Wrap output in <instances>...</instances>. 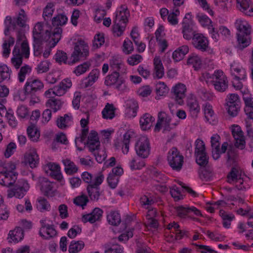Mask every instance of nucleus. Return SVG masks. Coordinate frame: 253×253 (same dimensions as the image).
Listing matches in <instances>:
<instances>
[{
    "mask_svg": "<svg viewBox=\"0 0 253 253\" xmlns=\"http://www.w3.org/2000/svg\"><path fill=\"white\" fill-rule=\"evenodd\" d=\"M235 26L237 30V48L242 50L251 44V27L246 21L240 19L236 20Z\"/></svg>",
    "mask_w": 253,
    "mask_h": 253,
    "instance_id": "1",
    "label": "nucleus"
},
{
    "mask_svg": "<svg viewBox=\"0 0 253 253\" xmlns=\"http://www.w3.org/2000/svg\"><path fill=\"white\" fill-rule=\"evenodd\" d=\"M62 29L61 28H55L52 33L47 30H44L41 23H37L33 31V38L35 39H49L53 41L55 45L59 41L61 37Z\"/></svg>",
    "mask_w": 253,
    "mask_h": 253,
    "instance_id": "2",
    "label": "nucleus"
},
{
    "mask_svg": "<svg viewBox=\"0 0 253 253\" xmlns=\"http://www.w3.org/2000/svg\"><path fill=\"white\" fill-rule=\"evenodd\" d=\"M89 55V46L84 41H78L74 47L69 65H73L80 60L85 59Z\"/></svg>",
    "mask_w": 253,
    "mask_h": 253,
    "instance_id": "3",
    "label": "nucleus"
},
{
    "mask_svg": "<svg viewBox=\"0 0 253 253\" xmlns=\"http://www.w3.org/2000/svg\"><path fill=\"white\" fill-rule=\"evenodd\" d=\"M27 20V15L23 9L20 10L18 16L16 18H14L12 19L11 16H6L4 21V23L6 25V28L4 30V34L6 35L7 32L12 30L17 31V26L21 28L25 27Z\"/></svg>",
    "mask_w": 253,
    "mask_h": 253,
    "instance_id": "4",
    "label": "nucleus"
},
{
    "mask_svg": "<svg viewBox=\"0 0 253 253\" xmlns=\"http://www.w3.org/2000/svg\"><path fill=\"white\" fill-rule=\"evenodd\" d=\"M167 161L172 170L179 171L183 165L184 157L177 148L173 147L168 153Z\"/></svg>",
    "mask_w": 253,
    "mask_h": 253,
    "instance_id": "5",
    "label": "nucleus"
},
{
    "mask_svg": "<svg viewBox=\"0 0 253 253\" xmlns=\"http://www.w3.org/2000/svg\"><path fill=\"white\" fill-rule=\"evenodd\" d=\"M44 87L43 82L38 78H30L24 85V90L25 94L27 96H36L41 92Z\"/></svg>",
    "mask_w": 253,
    "mask_h": 253,
    "instance_id": "6",
    "label": "nucleus"
},
{
    "mask_svg": "<svg viewBox=\"0 0 253 253\" xmlns=\"http://www.w3.org/2000/svg\"><path fill=\"white\" fill-rule=\"evenodd\" d=\"M119 72H113L105 78V84L107 86L115 85L116 88L121 92L126 91L128 88L125 84V79Z\"/></svg>",
    "mask_w": 253,
    "mask_h": 253,
    "instance_id": "7",
    "label": "nucleus"
},
{
    "mask_svg": "<svg viewBox=\"0 0 253 253\" xmlns=\"http://www.w3.org/2000/svg\"><path fill=\"white\" fill-rule=\"evenodd\" d=\"M104 177L103 174H99L95 178L93 184H88L86 187L87 193L90 199L97 202L101 194L99 185L103 182Z\"/></svg>",
    "mask_w": 253,
    "mask_h": 253,
    "instance_id": "8",
    "label": "nucleus"
},
{
    "mask_svg": "<svg viewBox=\"0 0 253 253\" xmlns=\"http://www.w3.org/2000/svg\"><path fill=\"white\" fill-rule=\"evenodd\" d=\"M29 188V184L26 180H18L13 189L7 190V197L12 198L14 196L17 198L21 199L25 196Z\"/></svg>",
    "mask_w": 253,
    "mask_h": 253,
    "instance_id": "9",
    "label": "nucleus"
},
{
    "mask_svg": "<svg viewBox=\"0 0 253 253\" xmlns=\"http://www.w3.org/2000/svg\"><path fill=\"white\" fill-rule=\"evenodd\" d=\"M135 149L137 155L142 158L148 157L150 151V145L146 136H141L135 143Z\"/></svg>",
    "mask_w": 253,
    "mask_h": 253,
    "instance_id": "10",
    "label": "nucleus"
},
{
    "mask_svg": "<svg viewBox=\"0 0 253 253\" xmlns=\"http://www.w3.org/2000/svg\"><path fill=\"white\" fill-rule=\"evenodd\" d=\"M171 119L166 112L161 111L158 113V119L155 125V131H159L162 125L164 127V131H169L174 127L177 126V123L170 124Z\"/></svg>",
    "mask_w": 253,
    "mask_h": 253,
    "instance_id": "11",
    "label": "nucleus"
},
{
    "mask_svg": "<svg viewBox=\"0 0 253 253\" xmlns=\"http://www.w3.org/2000/svg\"><path fill=\"white\" fill-rule=\"evenodd\" d=\"M215 76L212 85L219 92H224L228 86V81L226 76L221 70L215 71Z\"/></svg>",
    "mask_w": 253,
    "mask_h": 253,
    "instance_id": "12",
    "label": "nucleus"
},
{
    "mask_svg": "<svg viewBox=\"0 0 253 253\" xmlns=\"http://www.w3.org/2000/svg\"><path fill=\"white\" fill-rule=\"evenodd\" d=\"M194 47L201 51H205L209 47V41L202 34L197 33L192 39Z\"/></svg>",
    "mask_w": 253,
    "mask_h": 253,
    "instance_id": "13",
    "label": "nucleus"
},
{
    "mask_svg": "<svg viewBox=\"0 0 253 253\" xmlns=\"http://www.w3.org/2000/svg\"><path fill=\"white\" fill-rule=\"evenodd\" d=\"M232 133L235 140V146L241 150L245 147V141L243 132L239 126H233Z\"/></svg>",
    "mask_w": 253,
    "mask_h": 253,
    "instance_id": "14",
    "label": "nucleus"
},
{
    "mask_svg": "<svg viewBox=\"0 0 253 253\" xmlns=\"http://www.w3.org/2000/svg\"><path fill=\"white\" fill-rule=\"evenodd\" d=\"M111 70L113 72H119L121 74L126 73V68L122 58L119 56H113L109 61Z\"/></svg>",
    "mask_w": 253,
    "mask_h": 253,
    "instance_id": "15",
    "label": "nucleus"
},
{
    "mask_svg": "<svg viewBox=\"0 0 253 253\" xmlns=\"http://www.w3.org/2000/svg\"><path fill=\"white\" fill-rule=\"evenodd\" d=\"M84 144L87 145L89 150L91 152L98 150L100 143L97 132L93 130H91L88 136L87 140L86 142H84Z\"/></svg>",
    "mask_w": 253,
    "mask_h": 253,
    "instance_id": "16",
    "label": "nucleus"
},
{
    "mask_svg": "<svg viewBox=\"0 0 253 253\" xmlns=\"http://www.w3.org/2000/svg\"><path fill=\"white\" fill-rule=\"evenodd\" d=\"M114 24L113 26V31L117 37L121 36L126 29V17L125 16H116L114 20Z\"/></svg>",
    "mask_w": 253,
    "mask_h": 253,
    "instance_id": "17",
    "label": "nucleus"
},
{
    "mask_svg": "<svg viewBox=\"0 0 253 253\" xmlns=\"http://www.w3.org/2000/svg\"><path fill=\"white\" fill-rule=\"evenodd\" d=\"M237 8L245 15L253 16V6L251 0H236Z\"/></svg>",
    "mask_w": 253,
    "mask_h": 253,
    "instance_id": "18",
    "label": "nucleus"
},
{
    "mask_svg": "<svg viewBox=\"0 0 253 253\" xmlns=\"http://www.w3.org/2000/svg\"><path fill=\"white\" fill-rule=\"evenodd\" d=\"M182 30L183 38L187 40H190L193 38L194 36L196 35V30L192 22L184 21L182 22Z\"/></svg>",
    "mask_w": 253,
    "mask_h": 253,
    "instance_id": "19",
    "label": "nucleus"
},
{
    "mask_svg": "<svg viewBox=\"0 0 253 253\" xmlns=\"http://www.w3.org/2000/svg\"><path fill=\"white\" fill-rule=\"evenodd\" d=\"M103 212V211L101 209L95 208L91 213L83 216L82 221L84 223L89 222L91 223H93L96 221L100 220Z\"/></svg>",
    "mask_w": 253,
    "mask_h": 253,
    "instance_id": "20",
    "label": "nucleus"
},
{
    "mask_svg": "<svg viewBox=\"0 0 253 253\" xmlns=\"http://www.w3.org/2000/svg\"><path fill=\"white\" fill-rule=\"evenodd\" d=\"M186 86L182 84L179 83L173 88L172 92L176 101L179 104L183 103V98L185 97Z\"/></svg>",
    "mask_w": 253,
    "mask_h": 253,
    "instance_id": "21",
    "label": "nucleus"
},
{
    "mask_svg": "<svg viewBox=\"0 0 253 253\" xmlns=\"http://www.w3.org/2000/svg\"><path fill=\"white\" fill-rule=\"evenodd\" d=\"M25 162L33 169L36 168L39 163V158L35 150H31L24 156Z\"/></svg>",
    "mask_w": 253,
    "mask_h": 253,
    "instance_id": "22",
    "label": "nucleus"
},
{
    "mask_svg": "<svg viewBox=\"0 0 253 253\" xmlns=\"http://www.w3.org/2000/svg\"><path fill=\"white\" fill-rule=\"evenodd\" d=\"M176 211L178 216L181 218L185 217V216L190 212H193L194 214L197 216H202V214L201 211L195 207H178L176 208Z\"/></svg>",
    "mask_w": 253,
    "mask_h": 253,
    "instance_id": "23",
    "label": "nucleus"
},
{
    "mask_svg": "<svg viewBox=\"0 0 253 253\" xmlns=\"http://www.w3.org/2000/svg\"><path fill=\"white\" fill-rule=\"evenodd\" d=\"M131 134L129 131H127L124 135L123 140L121 142L116 141L114 145L117 148L122 147V152L124 154H127L129 151V144Z\"/></svg>",
    "mask_w": 253,
    "mask_h": 253,
    "instance_id": "24",
    "label": "nucleus"
},
{
    "mask_svg": "<svg viewBox=\"0 0 253 253\" xmlns=\"http://www.w3.org/2000/svg\"><path fill=\"white\" fill-rule=\"evenodd\" d=\"M154 78L161 79L164 75V68L159 57H155L154 59Z\"/></svg>",
    "mask_w": 253,
    "mask_h": 253,
    "instance_id": "25",
    "label": "nucleus"
},
{
    "mask_svg": "<svg viewBox=\"0 0 253 253\" xmlns=\"http://www.w3.org/2000/svg\"><path fill=\"white\" fill-rule=\"evenodd\" d=\"M100 74V71L97 69H93L89 74L87 77L85 78L83 83L84 88H87L91 86L97 80Z\"/></svg>",
    "mask_w": 253,
    "mask_h": 253,
    "instance_id": "26",
    "label": "nucleus"
},
{
    "mask_svg": "<svg viewBox=\"0 0 253 253\" xmlns=\"http://www.w3.org/2000/svg\"><path fill=\"white\" fill-rule=\"evenodd\" d=\"M204 107L205 117L206 120L211 124H215L217 123V120L212 106L209 103H206Z\"/></svg>",
    "mask_w": 253,
    "mask_h": 253,
    "instance_id": "27",
    "label": "nucleus"
},
{
    "mask_svg": "<svg viewBox=\"0 0 253 253\" xmlns=\"http://www.w3.org/2000/svg\"><path fill=\"white\" fill-rule=\"evenodd\" d=\"M8 237V242L17 243L24 237V232L22 228L16 227L13 230L9 232Z\"/></svg>",
    "mask_w": 253,
    "mask_h": 253,
    "instance_id": "28",
    "label": "nucleus"
},
{
    "mask_svg": "<svg viewBox=\"0 0 253 253\" xmlns=\"http://www.w3.org/2000/svg\"><path fill=\"white\" fill-rule=\"evenodd\" d=\"M105 253H123L124 249L117 243V239H113L105 245Z\"/></svg>",
    "mask_w": 253,
    "mask_h": 253,
    "instance_id": "29",
    "label": "nucleus"
},
{
    "mask_svg": "<svg viewBox=\"0 0 253 253\" xmlns=\"http://www.w3.org/2000/svg\"><path fill=\"white\" fill-rule=\"evenodd\" d=\"M53 184L50 181L43 178L41 182V190L46 196H53Z\"/></svg>",
    "mask_w": 253,
    "mask_h": 253,
    "instance_id": "30",
    "label": "nucleus"
},
{
    "mask_svg": "<svg viewBox=\"0 0 253 253\" xmlns=\"http://www.w3.org/2000/svg\"><path fill=\"white\" fill-rule=\"evenodd\" d=\"M230 72L233 78L241 80H245L246 78V73L245 69L240 68L235 64L231 65Z\"/></svg>",
    "mask_w": 253,
    "mask_h": 253,
    "instance_id": "31",
    "label": "nucleus"
},
{
    "mask_svg": "<svg viewBox=\"0 0 253 253\" xmlns=\"http://www.w3.org/2000/svg\"><path fill=\"white\" fill-rule=\"evenodd\" d=\"M73 122V117L69 114H65L64 117H60L56 121L58 127L61 129L66 128L71 125Z\"/></svg>",
    "mask_w": 253,
    "mask_h": 253,
    "instance_id": "32",
    "label": "nucleus"
},
{
    "mask_svg": "<svg viewBox=\"0 0 253 253\" xmlns=\"http://www.w3.org/2000/svg\"><path fill=\"white\" fill-rule=\"evenodd\" d=\"M220 136L217 134L213 135L211 137V146L212 148V157L215 160H217L219 158V146L220 145L219 140Z\"/></svg>",
    "mask_w": 253,
    "mask_h": 253,
    "instance_id": "33",
    "label": "nucleus"
},
{
    "mask_svg": "<svg viewBox=\"0 0 253 253\" xmlns=\"http://www.w3.org/2000/svg\"><path fill=\"white\" fill-rule=\"evenodd\" d=\"M14 57L11 59V62L16 69H19L22 63V57L20 54L19 47L15 46L12 52Z\"/></svg>",
    "mask_w": 253,
    "mask_h": 253,
    "instance_id": "34",
    "label": "nucleus"
},
{
    "mask_svg": "<svg viewBox=\"0 0 253 253\" xmlns=\"http://www.w3.org/2000/svg\"><path fill=\"white\" fill-rule=\"evenodd\" d=\"M155 120L154 118L151 116L149 114L146 113L143 115L140 119L139 123L141 128L143 130L149 129L152 123Z\"/></svg>",
    "mask_w": 253,
    "mask_h": 253,
    "instance_id": "35",
    "label": "nucleus"
},
{
    "mask_svg": "<svg viewBox=\"0 0 253 253\" xmlns=\"http://www.w3.org/2000/svg\"><path fill=\"white\" fill-rule=\"evenodd\" d=\"M62 163L65 167V171L67 174L72 175L77 172L78 167L70 159H64L62 160Z\"/></svg>",
    "mask_w": 253,
    "mask_h": 253,
    "instance_id": "36",
    "label": "nucleus"
},
{
    "mask_svg": "<svg viewBox=\"0 0 253 253\" xmlns=\"http://www.w3.org/2000/svg\"><path fill=\"white\" fill-rule=\"evenodd\" d=\"M187 106L191 116L193 118H196L200 110L197 100L194 99H189L187 102Z\"/></svg>",
    "mask_w": 253,
    "mask_h": 253,
    "instance_id": "37",
    "label": "nucleus"
},
{
    "mask_svg": "<svg viewBox=\"0 0 253 253\" xmlns=\"http://www.w3.org/2000/svg\"><path fill=\"white\" fill-rule=\"evenodd\" d=\"M115 110L113 104L107 103L102 112L103 118L106 119H112L115 117Z\"/></svg>",
    "mask_w": 253,
    "mask_h": 253,
    "instance_id": "38",
    "label": "nucleus"
},
{
    "mask_svg": "<svg viewBox=\"0 0 253 253\" xmlns=\"http://www.w3.org/2000/svg\"><path fill=\"white\" fill-rule=\"evenodd\" d=\"M34 39L33 48L34 54L36 56H40L42 52L43 47L42 42L44 41L48 40V39Z\"/></svg>",
    "mask_w": 253,
    "mask_h": 253,
    "instance_id": "39",
    "label": "nucleus"
},
{
    "mask_svg": "<svg viewBox=\"0 0 253 253\" xmlns=\"http://www.w3.org/2000/svg\"><path fill=\"white\" fill-rule=\"evenodd\" d=\"M187 63L188 65H192L195 70H198L201 66L202 60L198 55L193 53L188 57Z\"/></svg>",
    "mask_w": 253,
    "mask_h": 253,
    "instance_id": "40",
    "label": "nucleus"
},
{
    "mask_svg": "<svg viewBox=\"0 0 253 253\" xmlns=\"http://www.w3.org/2000/svg\"><path fill=\"white\" fill-rule=\"evenodd\" d=\"M46 106L52 109L54 112H57L61 108L62 103L60 99H57L54 97L49 99L46 102Z\"/></svg>",
    "mask_w": 253,
    "mask_h": 253,
    "instance_id": "41",
    "label": "nucleus"
},
{
    "mask_svg": "<svg viewBox=\"0 0 253 253\" xmlns=\"http://www.w3.org/2000/svg\"><path fill=\"white\" fill-rule=\"evenodd\" d=\"M107 218L109 223L114 226H118L121 221L120 214L115 211H111L108 214Z\"/></svg>",
    "mask_w": 253,
    "mask_h": 253,
    "instance_id": "42",
    "label": "nucleus"
},
{
    "mask_svg": "<svg viewBox=\"0 0 253 253\" xmlns=\"http://www.w3.org/2000/svg\"><path fill=\"white\" fill-rule=\"evenodd\" d=\"M245 107L244 111L249 118L253 120V98H246L244 99Z\"/></svg>",
    "mask_w": 253,
    "mask_h": 253,
    "instance_id": "43",
    "label": "nucleus"
},
{
    "mask_svg": "<svg viewBox=\"0 0 253 253\" xmlns=\"http://www.w3.org/2000/svg\"><path fill=\"white\" fill-rule=\"evenodd\" d=\"M27 134L29 138L32 141H37L40 137V134L36 126L32 125L27 129Z\"/></svg>",
    "mask_w": 253,
    "mask_h": 253,
    "instance_id": "44",
    "label": "nucleus"
},
{
    "mask_svg": "<svg viewBox=\"0 0 253 253\" xmlns=\"http://www.w3.org/2000/svg\"><path fill=\"white\" fill-rule=\"evenodd\" d=\"M84 246V243L82 241H72L69 246L68 251L70 253H77Z\"/></svg>",
    "mask_w": 253,
    "mask_h": 253,
    "instance_id": "45",
    "label": "nucleus"
},
{
    "mask_svg": "<svg viewBox=\"0 0 253 253\" xmlns=\"http://www.w3.org/2000/svg\"><path fill=\"white\" fill-rule=\"evenodd\" d=\"M196 162L198 165L205 167L209 162V157L206 152L195 154Z\"/></svg>",
    "mask_w": 253,
    "mask_h": 253,
    "instance_id": "46",
    "label": "nucleus"
},
{
    "mask_svg": "<svg viewBox=\"0 0 253 253\" xmlns=\"http://www.w3.org/2000/svg\"><path fill=\"white\" fill-rule=\"evenodd\" d=\"M67 20L68 18L65 15L60 14L52 18V23L53 26H56V28H59V26H61L65 25Z\"/></svg>",
    "mask_w": 253,
    "mask_h": 253,
    "instance_id": "47",
    "label": "nucleus"
},
{
    "mask_svg": "<svg viewBox=\"0 0 253 253\" xmlns=\"http://www.w3.org/2000/svg\"><path fill=\"white\" fill-rule=\"evenodd\" d=\"M32 71L31 67L28 65H25L22 66L18 74V78L19 82L23 83L26 78L27 75H29Z\"/></svg>",
    "mask_w": 253,
    "mask_h": 253,
    "instance_id": "48",
    "label": "nucleus"
},
{
    "mask_svg": "<svg viewBox=\"0 0 253 253\" xmlns=\"http://www.w3.org/2000/svg\"><path fill=\"white\" fill-rule=\"evenodd\" d=\"M90 65V63L88 62H84L77 66L75 68L73 73L77 76H80L88 70Z\"/></svg>",
    "mask_w": 253,
    "mask_h": 253,
    "instance_id": "49",
    "label": "nucleus"
},
{
    "mask_svg": "<svg viewBox=\"0 0 253 253\" xmlns=\"http://www.w3.org/2000/svg\"><path fill=\"white\" fill-rule=\"evenodd\" d=\"M240 177H241V175L239 170L236 168H232L227 175L228 182L230 183L236 182Z\"/></svg>",
    "mask_w": 253,
    "mask_h": 253,
    "instance_id": "50",
    "label": "nucleus"
},
{
    "mask_svg": "<svg viewBox=\"0 0 253 253\" xmlns=\"http://www.w3.org/2000/svg\"><path fill=\"white\" fill-rule=\"evenodd\" d=\"M54 4L50 2L48 3L46 7L44 8L42 16L45 21L49 20L52 16L54 11Z\"/></svg>",
    "mask_w": 253,
    "mask_h": 253,
    "instance_id": "51",
    "label": "nucleus"
},
{
    "mask_svg": "<svg viewBox=\"0 0 253 253\" xmlns=\"http://www.w3.org/2000/svg\"><path fill=\"white\" fill-rule=\"evenodd\" d=\"M174 6L172 12L170 13L168 17L169 22L172 25H175L178 23L177 16L179 15L180 13L179 9L176 8L177 6H175L174 5Z\"/></svg>",
    "mask_w": 253,
    "mask_h": 253,
    "instance_id": "52",
    "label": "nucleus"
},
{
    "mask_svg": "<svg viewBox=\"0 0 253 253\" xmlns=\"http://www.w3.org/2000/svg\"><path fill=\"white\" fill-rule=\"evenodd\" d=\"M11 71L6 65L0 66V83L4 80H9Z\"/></svg>",
    "mask_w": 253,
    "mask_h": 253,
    "instance_id": "53",
    "label": "nucleus"
},
{
    "mask_svg": "<svg viewBox=\"0 0 253 253\" xmlns=\"http://www.w3.org/2000/svg\"><path fill=\"white\" fill-rule=\"evenodd\" d=\"M14 43V38L10 37L8 41H5L2 44L3 52L2 54L4 57H8L10 54V46L13 45Z\"/></svg>",
    "mask_w": 253,
    "mask_h": 253,
    "instance_id": "54",
    "label": "nucleus"
},
{
    "mask_svg": "<svg viewBox=\"0 0 253 253\" xmlns=\"http://www.w3.org/2000/svg\"><path fill=\"white\" fill-rule=\"evenodd\" d=\"M17 179V174L11 171H7L4 186L9 187L12 185Z\"/></svg>",
    "mask_w": 253,
    "mask_h": 253,
    "instance_id": "55",
    "label": "nucleus"
},
{
    "mask_svg": "<svg viewBox=\"0 0 253 253\" xmlns=\"http://www.w3.org/2000/svg\"><path fill=\"white\" fill-rule=\"evenodd\" d=\"M45 232L43 233L44 236L42 237L43 239L49 240L56 235L57 232L53 225H47L45 228Z\"/></svg>",
    "mask_w": 253,
    "mask_h": 253,
    "instance_id": "56",
    "label": "nucleus"
},
{
    "mask_svg": "<svg viewBox=\"0 0 253 253\" xmlns=\"http://www.w3.org/2000/svg\"><path fill=\"white\" fill-rule=\"evenodd\" d=\"M54 59L57 62L60 64L62 63L68 64L69 61L67 62V54L63 51L58 50L55 54Z\"/></svg>",
    "mask_w": 253,
    "mask_h": 253,
    "instance_id": "57",
    "label": "nucleus"
},
{
    "mask_svg": "<svg viewBox=\"0 0 253 253\" xmlns=\"http://www.w3.org/2000/svg\"><path fill=\"white\" fill-rule=\"evenodd\" d=\"M38 204L37 208L41 211H49L50 209V204L47 201V200L43 198H40L38 199Z\"/></svg>",
    "mask_w": 253,
    "mask_h": 253,
    "instance_id": "58",
    "label": "nucleus"
},
{
    "mask_svg": "<svg viewBox=\"0 0 253 253\" xmlns=\"http://www.w3.org/2000/svg\"><path fill=\"white\" fill-rule=\"evenodd\" d=\"M144 161L139 158L133 159L130 163V169L132 170L140 169L144 167Z\"/></svg>",
    "mask_w": 253,
    "mask_h": 253,
    "instance_id": "59",
    "label": "nucleus"
},
{
    "mask_svg": "<svg viewBox=\"0 0 253 253\" xmlns=\"http://www.w3.org/2000/svg\"><path fill=\"white\" fill-rule=\"evenodd\" d=\"M215 77V72L213 74L205 72L202 74L200 77V80L202 82H206L208 84H212Z\"/></svg>",
    "mask_w": 253,
    "mask_h": 253,
    "instance_id": "60",
    "label": "nucleus"
},
{
    "mask_svg": "<svg viewBox=\"0 0 253 253\" xmlns=\"http://www.w3.org/2000/svg\"><path fill=\"white\" fill-rule=\"evenodd\" d=\"M207 236L212 241L218 242L224 240L225 236L219 234L217 231L211 232L210 230L207 231Z\"/></svg>",
    "mask_w": 253,
    "mask_h": 253,
    "instance_id": "61",
    "label": "nucleus"
},
{
    "mask_svg": "<svg viewBox=\"0 0 253 253\" xmlns=\"http://www.w3.org/2000/svg\"><path fill=\"white\" fill-rule=\"evenodd\" d=\"M156 90L157 95L163 96L168 92L169 88L164 82H159L156 85Z\"/></svg>",
    "mask_w": 253,
    "mask_h": 253,
    "instance_id": "62",
    "label": "nucleus"
},
{
    "mask_svg": "<svg viewBox=\"0 0 253 253\" xmlns=\"http://www.w3.org/2000/svg\"><path fill=\"white\" fill-rule=\"evenodd\" d=\"M227 110L229 115L232 117H235L237 115L240 110L241 104H230L227 105Z\"/></svg>",
    "mask_w": 253,
    "mask_h": 253,
    "instance_id": "63",
    "label": "nucleus"
},
{
    "mask_svg": "<svg viewBox=\"0 0 253 253\" xmlns=\"http://www.w3.org/2000/svg\"><path fill=\"white\" fill-rule=\"evenodd\" d=\"M88 202V197L85 195L78 196L74 200V203L77 206L82 207L83 209L84 206H86Z\"/></svg>",
    "mask_w": 253,
    "mask_h": 253,
    "instance_id": "64",
    "label": "nucleus"
}]
</instances>
